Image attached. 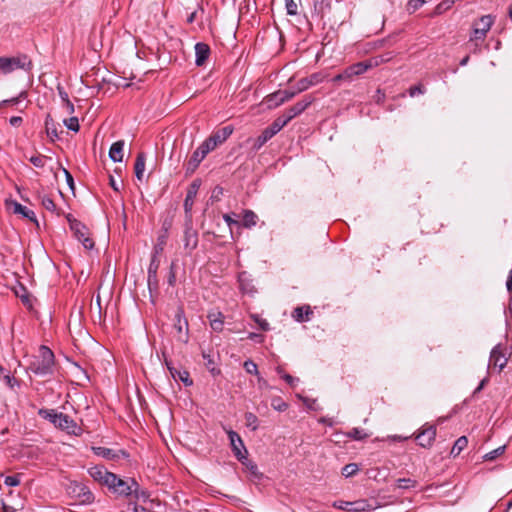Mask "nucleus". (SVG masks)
<instances>
[{
  "label": "nucleus",
  "instance_id": "f257e3e1",
  "mask_svg": "<svg viewBox=\"0 0 512 512\" xmlns=\"http://www.w3.org/2000/svg\"><path fill=\"white\" fill-rule=\"evenodd\" d=\"M54 353L47 346H40L38 355L30 362L28 369L36 375L45 376L53 373Z\"/></svg>",
  "mask_w": 512,
  "mask_h": 512
},
{
  "label": "nucleus",
  "instance_id": "f03ea898",
  "mask_svg": "<svg viewBox=\"0 0 512 512\" xmlns=\"http://www.w3.org/2000/svg\"><path fill=\"white\" fill-rule=\"evenodd\" d=\"M40 414L52 422L57 428H60L69 434L75 436H80L82 434V429L66 414L61 412L58 413L55 410H41Z\"/></svg>",
  "mask_w": 512,
  "mask_h": 512
},
{
  "label": "nucleus",
  "instance_id": "7ed1b4c3",
  "mask_svg": "<svg viewBox=\"0 0 512 512\" xmlns=\"http://www.w3.org/2000/svg\"><path fill=\"white\" fill-rule=\"evenodd\" d=\"M33 63L26 54L15 57H0V73L9 74L17 69L31 71Z\"/></svg>",
  "mask_w": 512,
  "mask_h": 512
},
{
  "label": "nucleus",
  "instance_id": "20e7f679",
  "mask_svg": "<svg viewBox=\"0 0 512 512\" xmlns=\"http://www.w3.org/2000/svg\"><path fill=\"white\" fill-rule=\"evenodd\" d=\"M107 487L114 493L121 496H129L135 494L136 498H138V488L139 484L134 479L124 480L119 478L115 474V480L113 483L107 485Z\"/></svg>",
  "mask_w": 512,
  "mask_h": 512
},
{
  "label": "nucleus",
  "instance_id": "39448f33",
  "mask_svg": "<svg viewBox=\"0 0 512 512\" xmlns=\"http://www.w3.org/2000/svg\"><path fill=\"white\" fill-rule=\"evenodd\" d=\"M67 220L69 222L70 229L73 231L76 238L82 242L86 249H92L94 247V241L89 236L90 233L88 228L71 215L67 216Z\"/></svg>",
  "mask_w": 512,
  "mask_h": 512
},
{
  "label": "nucleus",
  "instance_id": "423d86ee",
  "mask_svg": "<svg viewBox=\"0 0 512 512\" xmlns=\"http://www.w3.org/2000/svg\"><path fill=\"white\" fill-rule=\"evenodd\" d=\"M493 24L494 17L492 15H484L478 20L474 21L472 25V35L470 37V41H483Z\"/></svg>",
  "mask_w": 512,
  "mask_h": 512
},
{
  "label": "nucleus",
  "instance_id": "0eeeda50",
  "mask_svg": "<svg viewBox=\"0 0 512 512\" xmlns=\"http://www.w3.org/2000/svg\"><path fill=\"white\" fill-rule=\"evenodd\" d=\"M437 435V429L435 425L430 423H425L422 425L419 430L414 434V438L417 441L418 445L429 449L432 447L435 438Z\"/></svg>",
  "mask_w": 512,
  "mask_h": 512
},
{
  "label": "nucleus",
  "instance_id": "6e6552de",
  "mask_svg": "<svg viewBox=\"0 0 512 512\" xmlns=\"http://www.w3.org/2000/svg\"><path fill=\"white\" fill-rule=\"evenodd\" d=\"M214 150V148L211 146V144L205 140L192 154L189 161L186 164V172L187 173H193L197 167L199 166L200 162L206 157V155Z\"/></svg>",
  "mask_w": 512,
  "mask_h": 512
},
{
  "label": "nucleus",
  "instance_id": "1a4fd4ad",
  "mask_svg": "<svg viewBox=\"0 0 512 512\" xmlns=\"http://www.w3.org/2000/svg\"><path fill=\"white\" fill-rule=\"evenodd\" d=\"M334 506L340 510L348 511V512H364L371 511L375 507L368 500L361 499L353 502L347 501H339L334 504Z\"/></svg>",
  "mask_w": 512,
  "mask_h": 512
},
{
  "label": "nucleus",
  "instance_id": "9d476101",
  "mask_svg": "<svg viewBox=\"0 0 512 512\" xmlns=\"http://www.w3.org/2000/svg\"><path fill=\"white\" fill-rule=\"evenodd\" d=\"M228 437L230 440L231 449L235 457L239 461L247 460L248 451L245 448L240 435L237 432L230 430L228 431Z\"/></svg>",
  "mask_w": 512,
  "mask_h": 512
},
{
  "label": "nucleus",
  "instance_id": "9b49d317",
  "mask_svg": "<svg viewBox=\"0 0 512 512\" xmlns=\"http://www.w3.org/2000/svg\"><path fill=\"white\" fill-rule=\"evenodd\" d=\"M508 358L504 353V349L501 345L495 346L491 353L488 363V369H498V372H501L502 369L506 366Z\"/></svg>",
  "mask_w": 512,
  "mask_h": 512
},
{
  "label": "nucleus",
  "instance_id": "f8f14e48",
  "mask_svg": "<svg viewBox=\"0 0 512 512\" xmlns=\"http://www.w3.org/2000/svg\"><path fill=\"white\" fill-rule=\"evenodd\" d=\"M296 94V91L279 90L266 96L265 102L267 103L268 108H276L292 99Z\"/></svg>",
  "mask_w": 512,
  "mask_h": 512
},
{
  "label": "nucleus",
  "instance_id": "ddd939ff",
  "mask_svg": "<svg viewBox=\"0 0 512 512\" xmlns=\"http://www.w3.org/2000/svg\"><path fill=\"white\" fill-rule=\"evenodd\" d=\"M174 328L177 331V340L182 343H187L189 340L188 321L184 317V312L181 308L177 310V313L175 315Z\"/></svg>",
  "mask_w": 512,
  "mask_h": 512
},
{
  "label": "nucleus",
  "instance_id": "4468645a",
  "mask_svg": "<svg viewBox=\"0 0 512 512\" xmlns=\"http://www.w3.org/2000/svg\"><path fill=\"white\" fill-rule=\"evenodd\" d=\"M313 102L314 97L312 95H306L301 101L286 109L282 115L290 122L293 118L305 111Z\"/></svg>",
  "mask_w": 512,
  "mask_h": 512
},
{
  "label": "nucleus",
  "instance_id": "2eb2a0df",
  "mask_svg": "<svg viewBox=\"0 0 512 512\" xmlns=\"http://www.w3.org/2000/svg\"><path fill=\"white\" fill-rule=\"evenodd\" d=\"M89 475L97 482L107 486L115 480V474L109 472L104 466L96 465L88 470Z\"/></svg>",
  "mask_w": 512,
  "mask_h": 512
},
{
  "label": "nucleus",
  "instance_id": "dca6fc26",
  "mask_svg": "<svg viewBox=\"0 0 512 512\" xmlns=\"http://www.w3.org/2000/svg\"><path fill=\"white\" fill-rule=\"evenodd\" d=\"M233 128L231 126H225L216 132H214L209 138L206 140L211 144V146L215 149L218 145L225 142L228 137L232 134Z\"/></svg>",
  "mask_w": 512,
  "mask_h": 512
},
{
  "label": "nucleus",
  "instance_id": "f3484780",
  "mask_svg": "<svg viewBox=\"0 0 512 512\" xmlns=\"http://www.w3.org/2000/svg\"><path fill=\"white\" fill-rule=\"evenodd\" d=\"M199 188H200L199 180H194L189 185V187L187 189L186 198L184 201V210H185L186 214L191 213V210H192V207H193V204H194V201H195V198H196Z\"/></svg>",
  "mask_w": 512,
  "mask_h": 512
},
{
  "label": "nucleus",
  "instance_id": "a211bd4d",
  "mask_svg": "<svg viewBox=\"0 0 512 512\" xmlns=\"http://www.w3.org/2000/svg\"><path fill=\"white\" fill-rule=\"evenodd\" d=\"M92 450L94 454L97 456L103 457L108 460H113L116 458H119L120 456H123L124 458H127L129 455L124 450H113L106 447H92Z\"/></svg>",
  "mask_w": 512,
  "mask_h": 512
},
{
  "label": "nucleus",
  "instance_id": "6ab92c4d",
  "mask_svg": "<svg viewBox=\"0 0 512 512\" xmlns=\"http://www.w3.org/2000/svg\"><path fill=\"white\" fill-rule=\"evenodd\" d=\"M6 205L9 209L13 211V213L21 214L23 217L28 218L29 220L37 223L35 213L32 210L27 209L25 206L21 205L17 201H7Z\"/></svg>",
  "mask_w": 512,
  "mask_h": 512
},
{
  "label": "nucleus",
  "instance_id": "aec40b11",
  "mask_svg": "<svg viewBox=\"0 0 512 512\" xmlns=\"http://www.w3.org/2000/svg\"><path fill=\"white\" fill-rule=\"evenodd\" d=\"M165 363L167 365V368L171 374V376L175 379V380H180L182 381L186 386H190L192 385V380L190 379V375H189V372L186 371V370H178L177 368L173 367L171 362L168 361L167 359H165Z\"/></svg>",
  "mask_w": 512,
  "mask_h": 512
},
{
  "label": "nucleus",
  "instance_id": "412c9836",
  "mask_svg": "<svg viewBox=\"0 0 512 512\" xmlns=\"http://www.w3.org/2000/svg\"><path fill=\"white\" fill-rule=\"evenodd\" d=\"M210 55V47L208 44L199 42L195 45V63L197 66H202L207 61Z\"/></svg>",
  "mask_w": 512,
  "mask_h": 512
},
{
  "label": "nucleus",
  "instance_id": "4be33fe9",
  "mask_svg": "<svg viewBox=\"0 0 512 512\" xmlns=\"http://www.w3.org/2000/svg\"><path fill=\"white\" fill-rule=\"evenodd\" d=\"M198 236L196 230L191 225H187L184 231V247L188 250H193L197 247Z\"/></svg>",
  "mask_w": 512,
  "mask_h": 512
},
{
  "label": "nucleus",
  "instance_id": "5701e85b",
  "mask_svg": "<svg viewBox=\"0 0 512 512\" xmlns=\"http://www.w3.org/2000/svg\"><path fill=\"white\" fill-rule=\"evenodd\" d=\"M322 78L319 74L314 73L309 77L300 79L296 84V92L297 94L307 90L309 87L318 84L321 82Z\"/></svg>",
  "mask_w": 512,
  "mask_h": 512
},
{
  "label": "nucleus",
  "instance_id": "b1692460",
  "mask_svg": "<svg viewBox=\"0 0 512 512\" xmlns=\"http://www.w3.org/2000/svg\"><path fill=\"white\" fill-rule=\"evenodd\" d=\"M123 147L124 141L114 142L109 150V157L114 162H121L123 160Z\"/></svg>",
  "mask_w": 512,
  "mask_h": 512
},
{
  "label": "nucleus",
  "instance_id": "393cba45",
  "mask_svg": "<svg viewBox=\"0 0 512 512\" xmlns=\"http://www.w3.org/2000/svg\"><path fill=\"white\" fill-rule=\"evenodd\" d=\"M207 317L210 321V326L214 331L220 332L223 330L224 315L221 312H211Z\"/></svg>",
  "mask_w": 512,
  "mask_h": 512
},
{
  "label": "nucleus",
  "instance_id": "a878e982",
  "mask_svg": "<svg viewBox=\"0 0 512 512\" xmlns=\"http://www.w3.org/2000/svg\"><path fill=\"white\" fill-rule=\"evenodd\" d=\"M312 310L309 306L296 307L292 313L293 318L298 322H304L309 320V316L312 314Z\"/></svg>",
  "mask_w": 512,
  "mask_h": 512
},
{
  "label": "nucleus",
  "instance_id": "bb28decb",
  "mask_svg": "<svg viewBox=\"0 0 512 512\" xmlns=\"http://www.w3.org/2000/svg\"><path fill=\"white\" fill-rule=\"evenodd\" d=\"M259 218L258 216L252 211V210H244L243 211V218H242V226L245 228H252L254 227Z\"/></svg>",
  "mask_w": 512,
  "mask_h": 512
},
{
  "label": "nucleus",
  "instance_id": "cd10ccee",
  "mask_svg": "<svg viewBox=\"0 0 512 512\" xmlns=\"http://www.w3.org/2000/svg\"><path fill=\"white\" fill-rule=\"evenodd\" d=\"M135 176L139 181H142L143 174L145 171V155L144 153H139L136 157L135 165H134Z\"/></svg>",
  "mask_w": 512,
  "mask_h": 512
},
{
  "label": "nucleus",
  "instance_id": "c85d7f7f",
  "mask_svg": "<svg viewBox=\"0 0 512 512\" xmlns=\"http://www.w3.org/2000/svg\"><path fill=\"white\" fill-rule=\"evenodd\" d=\"M159 268V260L157 259V256L154 255L150 261L149 267H148V283L149 285L154 282L157 283V270Z\"/></svg>",
  "mask_w": 512,
  "mask_h": 512
},
{
  "label": "nucleus",
  "instance_id": "c756f323",
  "mask_svg": "<svg viewBox=\"0 0 512 512\" xmlns=\"http://www.w3.org/2000/svg\"><path fill=\"white\" fill-rule=\"evenodd\" d=\"M273 137V135L270 133V131L265 128L261 135H259L254 141L252 145V149L255 151H258L268 140H270Z\"/></svg>",
  "mask_w": 512,
  "mask_h": 512
},
{
  "label": "nucleus",
  "instance_id": "7c9ffc66",
  "mask_svg": "<svg viewBox=\"0 0 512 512\" xmlns=\"http://www.w3.org/2000/svg\"><path fill=\"white\" fill-rule=\"evenodd\" d=\"M351 70L354 72V77L362 75L367 70L373 68L369 59L350 65Z\"/></svg>",
  "mask_w": 512,
  "mask_h": 512
},
{
  "label": "nucleus",
  "instance_id": "2f4dec72",
  "mask_svg": "<svg viewBox=\"0 0 512 512\" xmlns=\"http://www.w3.org/2000/svg\"><path fill=\"white\" fill-rule=\"evenodd\" d=\"M351 70L354 72V77L362 75L367 70L373 68L369 59L350 65Z\"/></svg>",
  "mask_w": 512,
  "mask_h": 512
},
{
  "label": "nucleus",
  "instance_id": "473e14b6",
  "mask_svg": "<svg viewBox=\"0 0 512 512\" xmlns=\"http://www.w3.org/2000/svg\"><path fill=\"white\" fill-rule=\"evenodd\" d=\"M289 122L286 120V118L281 115L277 117L271 125L267 127V129L270 131V133L274 136L277 134L281 129H283Z\"/></svg>",
  "mask_w": 512,
  "mask_h": 512
},
{
  "label": "nucleus",
  "instance_id": "72a5a7b5",
  "mask_svg": "<svg viewBox=\"0 0 512 512\" xmlns=\"http://www.w3.org/2000/svg\"><path fill=\"white\" fill-rule=\"evenodd\" d=\"M467 445H468V439H467V437H466V436H461V437H459V438L455 441V443H454V445H453V447H452V449H451L450 454H451L453 457L458 456V455L461 453V451H462V450H464V449L467 447Z\"/></svg>",
  "mask_w": 512,
  "mask_h": 512
},
{
  "label": "nucleus",
  "instance_id": "f704fd0d",
  "mask_svg": "<svg viewBox=\"0 0 512 512\" xmlns=\"http://www.w3.org/2000/svg\"><path fill=\"white\" fill-rule=\"evenodd\" d=\"M394 57L393 52H387L382 55H377L374 57L369 58L372 67H377L383 63L389 62Z\"/></svg>",
  "mask_w": 512,
  "mask_h": 512
},
{
  "label": "nucleus",
  "instance_id": "c9c22d12",
  "mask_svg": "<svg viewBox=\"0 0 512 512\" xmlns=\"http://www.w3.org/2000/svg\"><path fill=\"white\" fill-rule=\"evenodd\" d=\"M246 426L251 428V430L255 431L259 427V421L255 414L252 412H246L244 415Z\"/></svg>",
  "mask_w": 512,
  "mask_h": 512
},
{
  "label": "nucleus",
  "instance_id": "e433bc0d",
  "mask_svg": "<svg viewBox=\"0 0 512 512\" xmlns=\"http://www.w3.org/2000/svg\"><path fill=\"white\" fill-rule=\"evenodd\" d=\"M351 67L348 66L342 73H339L333 78V82L347 81L351 82L355 77L353 75Z\"/></svg>",
  "mask_w": 512,
  "mask_h": 512
},
{
  "label": "nucleus",
  "instance_id": "4c0bfd02",
  "mask_svg": "<svg viewBox=\"0 0 512 512\" xmlns=\"http://www.w3.org/2000/svg\"><path fill=\"white\" fill-rule=\"evenodd\" d=\"M347 436L353 440H364L369 437V434L366 433L363 429L352 428L349 432H347Z\"/></svg>",
  "mask_w": 512,
  "mask_h": 512
},
{
  "label": "nucleus",
  "instance_id": "58836bf2",
  "mask_svg": "<svg viewBox=\"0 0 512 512\" xmlns=\"http://www.w3.org/2000/svg\"><path fill=\"white\" fill-rule=\"evenodd\" d=\"M456 1L457 0H443L436 6V8L434 10V15H440V14L446 12L453 6V4Z\"/></svg>",
  "mask_w": 512,
  "mask_h": 512
},
{
  "label": "nucleus",
  "instance_id": "ea45409f",
  "mask_svg": "<svg viewBox=\"0 0 512 512\" xmlns=\"http://www.w3.org/2000/svg\"><path fill=\"white\" fill-rule=\"evenodd\" d=\"M54 122L50 115H47L45 119V127L47 135L53 140L54 138L58 137L57 130L53 127Z\"/></svg>",
  "mask_w": 512,
  "mask_h": 512
},
{
  "label": "nucleus",
  "instance_id": "a19ab883",
  "mask_svg": "<svg viewBox=\"0 0 512 512\" xmlns=\"http://www.w3.org/2000/svg\"><path fill=\"white\" fill-rule=\"evenodd\" d=\"M505 449H506L505 445L500 446V447H498V448H496V449L486 453L483 456V459L486 460V461L495 460L496 458H498L499 456H501L505 452Z\"/></svg>",
  "mask_w": 512,
  "mask_h": 512
},
{
  "label": "nucleus",
  "instance_id": "79ce46f5",
  "mask_svg": "<svg viewBox=\"0 0 512 512\" xmlns=\"http://www.w3.org/2000/svg\"><path fill=\"white\" fill-rule=\"evenodd\" d=\"M271 406L273 409L283 412L288 408V404L282 400L280 397H274L271 400Z\"/></svg>",
  "mask_w": 512,
  "mask_h": 512
},
{
  "label": "nucleus",
  "instance_id": "37998d69",
  "mask_svg": "<svg viewBox=\"0 0 512 512\" xmlns=\"http://www.w3.org/2000/svg\"><path fill=\"white\" fill-rule=\"evenodd\" d=\"M359 468L356 463H350L342 468V475L345 477H351L358 472Z\"/></svg>",
  "mask_w": 512,
  "mask_h": 512
},
{
  "label": "nucleus",
  "instance_id": "c03bdc74",
  "mask_svg": "<svg viewBox=\"0 0 512 512\" xmlns=\"http://www.w3.org/2000/svg\"><path fill=\"white\" fill-rule=\"evenodd\" d=\"M41 204L42 206L50 211V212H55L56 211V204L54 203V201L47 195H44L41 197Z\"/></svg>",
  "mask_w": 512,
  "mask_h": 512
},
{
  "label": "nucleus",
  "instance_id": "a18cd8bd",
  "mask_svg": "<svg viewBox=\"0 0 512 512\" xmlns=\"http://www.w3.org/2000/svg\"><path fill=\"white\" fill-rule=\"evenodd\" d=\"M64 124L69 130H72L74 132L79 131L80 126L77 117H70L68 119H65Z\"/></svg>",
  "mask_w": 512,
  "mask_h": 512
},
{
  "label": "nucleus",
  "instance_id": "49530a36",
  "mask_svg": "<svg viewBox=\"0 0 512 512\" xmlns=\"http://www.w3.org/2000/svg\"><path fill=\"white\" fill-rule=\"evenodd\" d=\"M416 486V481L410 478H402L397 480V487L408 489Z\"/></svg>",
  "mask_w": 512,
  "mask_h": 512
},
{
  "label": "nucleus",
  "instance_id": "de8ad7c7",
  "mask_svg": "<svg viewBox=\"0 0 512 512\" xmlns=\"http://www.w3.org/2000/svg\"><path fill=\"white\" fill-rule=\"evenodd\" d=\"M251 318L259 325L261 330L268 331L270 329L269 323L265 319H261L256 314H252Z\"/></svg>",
  "mask_w": 512,
  "mask_h": 512
},
{
  "label": "nucleus",
  "instance_id": "09e8293b",
  "mask_svg": "<svg viewBox=\"0 0 512 512\" xmlns=\"http://www.w3.org/2000/svg\"><path fill=\"white\" fill-rule=\"evenodd\" d=\"M46 159H47V157H45L43 155H37V156H32L29 160L35 167L41 168L45 165Z\"/></svg>",
  "mask_w": 512,
  "mask_h": 512
},
{
  "label": "nucleus",
  "instance_id": "8fccbe9b",
  "mask_svg": "<svg viewBox=\"0 0 512 512\" xmlns=\"http://www.w3.org/2000/svg\"><path fill=\"white\" fill-rule=\"evenodd\" d=\"M244 368L247 373L249 374H258V367L257 364L254 363L252 360H247L244 362Z\"/></svg>",
  "mask_w": 512,
  "mask_h": 512
},
{
  "label": "nucleus",
  "instance_id": "3c124183",
  "mask_svg": "<svg viewBox=\"0 0 512 512\" xmlns=\"http://www.w3.org/2000/svg\"><path fill=\"white\" fill-rule=\"evenodd\" d=\"M426 0H410L407 5V9L410 13L415 12L417 9H419Z\"/></svg>",
  "mask_w": 512,
  "mask_h": 512
},
{
  "label": "nucleus",
  "instance_id": "603ef678",
  "mask_svg": "<svg viewBox=\"0 0 512 512\" xmlns=\"http://www.w3.org/2000/svg\"><path fill=\"white\" fill-rule=\"evenodd\" d=\"M4 483L7 486H11V487L18 486L20 484V475L18 474V475L7 476V477H5Z\"/></svg>",
  "mask_w": 512,
  "mask_h": 512
},
{
  "label": "nucleus",
  "instance_id": "864d4df0",
  "mask_svg": "<svg viewBox=\"0 0 512 512\" xmlns=\"http://www.w3.org/2000/svg\"><path fill=\"white\" fill-rule=\"evenodd\" d=\"M331 3H332L331 0H320L319 2L316 1L315 5H319L320 11L322 13H324L325 11L331 10V7H332Z\"/></svg>",
  "mask_w": 512,
  "mask_h": 512
},
{
  "label": "nucleus",
  "instance_id": "5fc2aeb1",
  "mask_svg": "<svg viewBox=\"0 0 512 512\" xmlns=\"http://www.w3.org/2000/svg\"><path fill=\"white\" fill-rule=\"evenodd\" d=\"M282 379L286 381V383L291 386V387H295L297 385V383L299 382V379L298 378H295L293 376H291L290 374L288 373H283L282 374Z\"/></svg>",
  "mask_w": 512,
  "mask_h": 512
},
{
  "label": "nucleus",
  "instance_id": "6e6d98bb",
  "mask_svg": "<svg viewBox=\"0 0 512 512\" xmlns=\"http://www.w3.org/2000/svg\"><path fill=\"white\" fill-rule=\"evenodd\" d=\"M286 9L289 15L297 14V4L293 0H286Z\"/></svg>",
  "mask_w": 512,
  "mask_h": 512
},
{
  "label": "nucleus",
  "instance_id": "4d7b16f0",
  "mask_svg": "<svg viewBox=\"0 0 512 512\" xmlns=\"http://www.w3.org/2000/svg\"><path fill=\"white\" fill-rule=\"evenodd\" d=\"M423 93H424V87L421 84H418V85H415V86H412L409 88V95L411 97H414L418 94H423Z\"/></svg>",
  "mask_w": 512,
  "mask_h": 512
},
{
  "label": "nucleus",
  "instance_id": "13d9d810",
  "mask_svg": "<svg viewBox=\"0 0 512 512\" xmlns=\"http://www.w3.org/2000/svg\"><path fill=\"white\" fill-rule=\"evenodd\" d=\"M93 500V494L83 485V503H91Z\"/></svg>",
  "mask_w": 512,
  "mask_h": 512
},
{
  "label": "nucleus",
  "instance_id": "bf43d9fd",
  "mask_svg": "<svg viewBox=\"0 0 512 512\" xmlns=\"http://www.w3.org/2000/svg\"><path fill=\"white\" fill-rule=\"evenodd\" d=\"M248 339L250 340H253V341H256L258 343H263L264 342V335L262 334H258V333H254V332H250L247 336Z\"/></svg>",
  "mask_w": 512,
  "mask_h": 512
},
{
  "label": "nucleus",
  "instance_id": "052dcab7",
  "mask_svg": "<svg viewBox=\"0 0 512 512\" xmlns=\"http://www.w3.org/2000/svg\"><path fill=\"white\" fill-rule=\"evenodd\" d=\"M174 268H175V263L172 262L171 263V266H170V273H169V277H168V283L169 285L173 286L175 284V281H176V275H175V271H174Z\"/></svg>",
  "mask_w": 512,
  "mask_h": 512
},
{
  "label": "nucleus",
  "instance_id": "680f3d73",
  "mask_svg": "<svg viewBox=\"0 0 512 512\" xmlns=\"http://www.w3.org/2000/svg\"><path fill=\"white\" fill-rule=\"evenodd\" d=\"M243 465H245L251 473L253 474H256L257 472V465L255 463H253L252 461L250 460H243V461H240Z\"/></svg>",
  "mask_w": 512,
  "mask_h": 512
},
{
  "label": "nucleus",
  "instance_id": "e2e57ef3",
  "mask_svg": "<svg viewBox=\"0 0 512 512\" xmlns=\"http://www.w3.org/2000/svg\"><path fill=\"white\" fill-rule=\"evenodd\" d=\"M3 380L5 381V383L10 387V388H13L15 386V384H17V381L14 377L10 376L9 374H4L3 375Z\"/></svg>",
  "mask_w": 512,
  "mask_h": 512
},
{
  "label": "nucleus",
  "instance_id": "0e129e2a",
  "mask_svg": "<svg viewBox=\"0 0 512 512\" xmlns=\"http://www.w3.org/2000/svg\"><path fill=\"white\" fill-rule=\"evenodd\" d=\"M23 294H20L18 291H16V295L21 298L22 302L24 304H29L30 302V299H29V296L26 294V290L24 287L21 288Z\"/></svg>",
  "mask_w": 512,
  "mask_h": 512
},
{
  "label": "nucleus",
  "instance_id": "69168bd1",
  "mask_svg": "<svg viewBox=\"0 0 512 512\" xmlns=\"http://www.w3.org/2000/svg\"><path fill=\"white\" fill-rule=\"evenodd\" d=\"M223 219L230 228L232 227V225H239V222L237 220H234L229 214H224Z\"/></svg>",
  "mask_w": 512,
  "mask_h": 512
},
{
  "label": "nucleus",
  "instance_id": "338daca9",
  "mask_svg": "<svg viewBox=\"0 0 512 512\" xmlns=\"http://www.w3.org/2000/svg\"><path fill=\"white\" fill-rule=\"evenodd\" d=\"M63 171H64V174H65V177H66L67 184L69 185V187L72 190H74V180H73L72 175L66 169H63Z\"/></svg>",
  "mask_w": 512,
  "mask_h": 512
},
{
  "label": "nucleus",
  "instance_id": "774afa93",
  "mask_svg": "<svg viewBox=\"0 0 512 512\" xmlns=\"http://www.w3.org/2000/svg\"><path fill=\"white\" fill-rule=\"evenodd\" d=\"M506 286H507V290L509 292H512V270L509 272V275L507 277Z\"/></svg>",
  "mask_w": 512,
  "mask_h": 512
}]
</instances>
